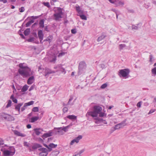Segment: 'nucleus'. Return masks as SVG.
Returning <instances> with one entry per match:
<instances>
[{
  "instance_id": "4be33fe9",
  "label": "nucleus",
  "mask_w": 156,
  "mask_h": 156,
  "mask_svg": "<svg viewBox=\"0 0 156 156\" xmlns=\"http://www.w3.org/2000/svg\"><path fill=\"white\" fill-rule=\"evenodd\" d=\"M56 60V57L55 55L53 56H52L49 59V62H52L54 63Z\"/></svg>"
},
{
  "instance_id": "c85d7f7f",
  "label": "nucleus",
  "mask_w": 156,
  "mask_h": 156,
  "mask_svg": "<svg viewBox=\"0 0 156 156\" xmlns=\"http://www.w3.org/2000/svg\"><path fill=\"white\" fill-rule=\"evenodd\" d=\"M69 126H67L66 127H59V134H60V130H63L65 132H66L67 131V129L68 128Z\"/></svg>"
},
{
  "instance_id": "052dcab7",
  "label": "nucleus",
  "mask_w": 156,
  "mask_h": 156,
  "mask_svg": "<svg viewBox=\"0 0 156 156\" xmlns=\"http://www.w3.org/2000/svg\"><path fill=\"white\" fill-rule=\"evenodd\" d=\"M24 145L27 147H29L28 144L27 142H24Z\"/></svg>"
},
{
  "instance_id": "a211bd4d",
  "label": "nucleus",
  "mask_w": 156,
  "mask_h": 156,
  "mask_svg": "<svg viewBox=\"0 0 156 156\" xmlns=\"http://www.w3.org/2000/svg\"><path fill=\"white\" fill-rule=\"evenodd\" d=\"M52 135V132L49 131V132L45 133L43 134L42 136V138H47V137L51 136Z\"/></svg>"
},
{
  "instance_id": "473e14b6",
  "label": "nucleus",
  "mask_w": 156,
  "mask_h": 156,
  "mask_svg": "<svg viewBox=\"0 0 156 156\" xmlns=\"http://www.w3.org/2000/svg\"><path fill=\"white\" fill-rule=\"evenodd\" d=\"M30 32V29L27 28L24 31V34L25 36H27L29 34Z\"/></svg>"
},
{
  "instance_id": "338daca9",
  "label": "nucleus",
  "mask_w": 156,
  "mask_h": 156,
  "mask_svg": "<svg viewBox=\"0 0 156 156\" xmlns=\"http://www.w3.org/2000/svg\"><path fill=\"white\" fill-rule=\"evenodd\" d=\"M30 74V76L31 75H32L34 73V72L33 71H31L30 70V71L29 72Z\"/></svg>"
},
{
  "instance_id": "e433bc0d",
  "label": "nucleus",
  "mask_w": 156,
  "mask_h": 156,
  "mask_svg": "<svg viewBox=\"0 0 156 156\" xmlns=\"http://www.w3.org/2000/svg\"><path fill=\"white\" fill-rule=\"evenodd\" d=\"M126 47V45L125 44H120L119 45V49L120 50L122 49L123 48Z\"/></svg>"
},
{
  "instance_id": "c9c22d12",
  "label": "nucleus",
  "mask_w": 156,
  "mask_h": 156,
  "mask_svg": "<svg viewBox=\"0 0 156 156\" xmlns=\"http://www.w3.org/2000/svg\"><path fill=\"white\" fill-rule=\"evenodd\" d=\"M57 146V144H55L53 143H51L49 145V147L51 148V149L52 148H54L56 147Z\"/></svg>"
},
{
  "instance_id": "37998d69",
  "label": "nucleus",
  "mask_w": 156,
  "mask_h": 156,
  "mask_svg": "<svg viewBox=\"0 0 156 156\" xmlns=\"http://www.w3.org/2000/svg\"><path fill=\"white\" fill-rule=\"evenodd\" d=\"M151 72L153 74L156 75V67L152 69L151 70Z\"/></svg>"
},
{
  "instance_id": "774afa93",
  "label": "nucleus",
  "mask_w": 156,
  "mask_h": 156,
  "mask_svg": "<svg viewBox=\"0 0 156 156\" xmlns=\"http://www.w3.org/2000/svg\"><path fill=\"white\" fill-rule=\"evenodd\" d=\"M36 146L37 147H41V145L39 144H36Z\"/></svg>"
},
{
  "instance_id": "20e7f679",
  "label": "nucleus",
  "mask_w": 156,
  "mask_h": 156,
  "mask_svg": "<svg viewBox=\"0 0 156 156\" xmlns=\"http://www.w3.org/2000/svg\"><path fill=\"white\" fill-rule=\"evenodd\" d=\"M15 153V149L14 147H11L8 150H5L3 151L4 156H12Z\"/></svg>"
},
{
  "instance_id": "ea45409f",
  "label": "nucleus",
  "mask_w": 156,
  "mask_h": 156,
  "mask_svg": "<svg viewBox=\"0 0 156 156\" xmlns=\"http://www.w3.org/2000/svg\"><path fill=\"white\" fill-rule=\"evenodd\" d=\"M35 38L34 37H31L29 39L27 40V41L29 42H33L34 41Z\"/></svg>"
},
{
  "instance_id": "4d7b16f0",
  "label": "nucleus",
  "mask_w": 156,
  "mask_h": 156,
  "mask_svg": "<svg viewBox=\"0 0 156 156\" xmlns=\"http://www.w3.org/2000/svg\"><path fill=\"white\" fill-rule=\"evenodd\" d=\"M38 17V16H31L30 18L33 20H35L37 19Z\"/></svg>"
},
{
  "instance_id": "bf43d9fd",
  "label": "nucleus",
  "mask_w": 156,
  "mask_h": 156,
  "mask_svg": "<svg viewBox=\"0 0 156 156\" xmlns=\"http://www.w3.org/2000/svg\"><path fill=\"white\" fill-rule=\"evenodd\" d=\"M4 144L3 142L0 140V147H2Z\"/></svg>"
},
{
  "instance_id": "0e129e2a",
  "label": "nucleus",
  "mask_w": 156,
  "mask_h": 156,
  "mask_svg": "<svg viewBox=\"0 0 156 156\" xmlns=\"http://www.w3.org/2000/svg\"><path fill=\"white\" fill-rule=\"evenodd\" d=\"M34 88V87L33 86H32L29 89V91H30L32 90H33Z\"/></svg>"
},
{
  "instance_id": "5701e85b",
  "label": "nucleus",
  "mask_w": 156,
  "mask_h": 156,
  "mask_svg": "<svg viewBox=\"0 0 156 156\" xmlns=\"http://www.w3.org/2000/svg\"><path fill=\"white\" fill-rule=\"evenodd\" d=\"M34 131L36 135H39L41 133L42 129L41 128L35 129H34Z\"/></svg>"
},
{
  "instance_id": "c03bdc74",
  "label": "nucleus",
  "mask_w": 156,
  "mask_h": 156,
  "mask_svg": "<svg viewBox=\"0 0 156 156\" xmlns=\"http://www.w3.org/2000/svg\"><path fill=\"white\" fill-rule=\"evenodd\" d=\"M32 111L34 112H37L38 111L39 108L37 107H34L32 109Z\"/></svg>"
},
{
  "instance_id": "bb28decb",
  "label": "nucleus",
  "mask_w": 156,
  "mask_h": 156,
  "mask_svg": "<svg viewBox=\"0 0 156 156\" xmlns=\"http://www.w3.org/2000/svg\"><path fill=\"white\" fill-rule=\"evenodd\" d=\"M67 118L72 120H75L76 119V116L74 115H69L67 116Z\"/></svg>"
},
{
  "instance_id": "dca6fc26",
  "label": "nucleus",
  "mask_w": 156,
  "mask_h": 156,
  "mask_svg": "<svg viewBox=\"0 0 156 156\" xmlns=\"http://www.w3.org/2000/svg\"><path fill=\"white\" fill-rule=\"evenodd\" d=\"M34 77L33 76H31L28 78L27 81V83L28 84H31L34 82Z\"/></svg>"
},
{
  "instance_id": "6e6d98bb",
  "label": "nucleus",
  "mask_w": 156,
  "mask_h": 156,
  "mask_svg": "<svg viewBox=\"0 0 156 156\" xmlns=\"http://www.w3.org/2000/svg\"><path fill=\"white\" fill-rule=\"evenodd\" d=\"M71 33L73 34H75L76 32V30L75 29H72L71 30Z\"/></svg>"
},
{
  "instance_id": "a18cd8bd",
  "label": "nucleus",
  "mask_w": 156,
  "mask_h": 156,
  "mask_svg": "<svg viewBox=\"0 0 156 156\" xmlns=\"http://www.w3.org/2000/svg\"><path fill=\"white\" fill-rule=\"evenodd\" d=\"M66 53V52L63 51H62L61 52H59V57L62 56Z\"/></svg>"
},
{
  "instance_id": "423d86ee",
  "label": "nucleus",
  "mask_w": 156,
  "mask_h": 156,
  "mask_svg": "<svg viewBox=\"0 0 156 156\" xmlns=\"http://www.w3.org/2000/svg\"><path fill=\"white\" fill-rule=\"evenodd\" d=\"M130 71L129 69H126L119 70V75L123 77H126L129 74Z\"/></svg>"
},
{
  "instance_id": "ddd939ff",
  "label": "nucleus",
  "mask_w": 156,
  "mask_h": 156,
  "mask_svg": "<svg viewBox=\"0 0 156 156\" xmlns=\"http://www.w3.org/2000/svg\"><path fill=\"white\" fill-rule=\"evenodd\" d=\"M14 134L18 136H21L22 137H25L26 136V134L24 133H22L16 130H14L13 131Z\"/></svg>"
},
{
  "instance_id": "f03ea898",
  "label": "nucleus",
  "mask_w": 156,
  "mask_h": 156,
  "mask_svg": "<svg viewBox=\"0 0 156 156\" xmlns=\"http://www.w3.org/2000/svg\"><path fill=\"white\" fill-rule=\"evenodd\" d=\"M102 110V108L99 106H95L94 107L92 111L87 112L86 115L90 116L93 117H97Z\"/></svg>"
},
{
  "instance_id": "7c9ffc66",
  "label": "nucleus",
  "mask_w": 156,
  "mask_h": 156,
  "mask_svg": "<svg viewBox=\"0 0 156 156\" xmlns=\"http://www.w3.org/2000/svg\"><path fill=\"white\" fill-rule=\"evenodd\" d=\"M63 105L64 106H65L63 109V112L64 113L66 112H67L68 110V108L69 107L68 106H66V105H65V104H63Z\"/></svg>"
},
{
  "instance_id": "2eb2a0df",
  "label": "nucleus",
  "mask_w": 156,
  "mask_h": 156,
  "mask_svg": "<svg viewBox=\"0 0 156 156\" xmlns=\"http://www.w3.org/2000/svg\"><path fill=\"white\" fill-rule=\"evenodd\" d=\"M45 74L44 76L45 77H47L48 76V75L52 73H54V72L53 71H51L50 69L48 68H46L45 71Z\"/></svg>"
},
{
  "instance_id": "6e6552de",
  "label": "nucleus",
  "mask_w": 156,
  "mask_h": 156,
  "mask_svg": "<svg viewBox=\"0 0 156 156\" xmlns=\"http://www.w3.org/2000/svg\"><path fill=\"white\" fill-rule=\"evenodd\" d=\"M111 3L114 4L116 6H123L124 3L120 0H108Z\"/></svg>"
},
{
  "instance_id": "aec40b11",
  "label": "nucleus",
  "mask_w": 156,
  "mask_h": 156,
  "mask_svg": "<svg viewBox=\"0 0 156 156\" xmlns=\"http://www.w3.org/2000/svg\"><path fill=\"white\" fill-rule=\"evenodd\" d=\"M95 118L94 119L96 120L94 122L96 124H99L101 122L103 121V119L102 118H100L99 117H95Z\"/></svg>"
},
{
  "instance_id": "5fc2aeb1",
  "label": "nucleus",
  "mask_w": 156,
  "mask_h": 156,
  "mask_svg": "<svg viewBox=\"0 0 156 156\" xmlns=\"http://www.w3.org/2000/svg\"><path fill=\"white\" fill-rule=\"evenodd\" d=\"M100 66L101 68L102 69H104L105 68V65L103 64H101L100 65Z\"/></svg>"
},
{
  "instance_id": "4c0bfd02",
  "label": "nucleus",
  "mask_w": 156,
  "mask_h": 156,
  "mask_svg": "<svg viewBox=\"0 0 156 156\" xmlns=\"http://www.w3.org/2000/svg\"><path fill=\"white\" fill-rule=\"evenodd\" d=\"M40 150L42 151V152H44L45 153H48V150L45 148H41L40 149Z\"/></svg>"
},
{
  "instance_id": "f3484780",
  "label": "nucleus",
  "mask_w": 156,
  "mask_h": 156,
  "mask_svg": "<svg viewBox=\"0 0 156 156\" xmlns=\"http://www.w3.org/2000/svg\"><path fill=\"white\" fill-rule=\"evenodd\" d=\"M64 12V10L59 7V18L63 17Z\"/></svg>"
},
{
  "instance_id": "3c124183",
  "label": "nucleus",
  "mask_w": 156,
  "mask_h": 156,
  "mask_svg": "<svg viewBox=\"0 0 156 156\" xmlns=\"http://www.w3.org/2000/svg\"><path fill=\"white\" fill-rule=\"evenodd\" d=\"M44 145L45 147L48 148L49 151H51L52 150V149L51 148L49 147V146L45 144H44Z\"/></svg>"
},
{
  "instance_id": "f704fd0d",
  "label": "nucleus",
  "mask_w": 156,
  "mask_h": 156,
  "mask_svg": "<svg viewBox=\"0 0 156 156\" xmlns=\"http://www.w3.org/2000/svg\"><path fill=\"white\" fill-rule=\"evenodd\" d=\"M34 22V21L33 20H29L28 22L26 24V27H27L29 26L30 24Z\"/></svg>"
},
{
  "instance_id": "a19ab883",
  "label": "nucleus",
  "mask_w": 156,
  "mask_h": 156,
  "mask_svg": "<svg viewBox=\"0 0 156 156\" xmlns=\"http://www.w3.org/2000/svg\"><path fill=\"white\" fill-rule=\"evenodd\" d=\"M48 153H45L44 152H41L39 154L40 156H47Z\"/></svg>"
},
{
  "instance_id": "49530a36",
  "label": "nucleus",
  "mask_w": 156,
  "mask_h": 156,
  "mask_svg": "<svg viewBox=\"0 0 156 156\" xmlns=\"http://www.w3.org/2000/svg\"><path fill=\"white\" fill-rule=\"evenodd\" d=\"M107 85L106 83L103 84L101 86V89H104L107 87Z\"/></svg>"
},
{
  "instance_id": "f8f14e48",
  "label": "nucleus",
  "mask_w": 156,
  "mask_h": 156,
  "mask_svg": "<svg viewBox=\"0 0 156 156\" xmlns=\"http://www.w3.org/2000/svg\"><path fill=\"white\" fill-rule=\"evenodd\" d=\"M37 34L41 43H42L43 42H42V41L43 40L44 37V34L42 31V30H39Z\"/></svg>"
},
{
  "instance_id": "9b49d317",
  "label": "nucleus",
  "mask_w": 156,
  "mask_h": 156,
  "mask_svg": "<svg viewBox=\"0 0 156 156\" xmlns=\"http://www.w3.org/2000/svg\"><path fill=\"white\" fill-rule=\"evenodd\" d=\"M54 10L55 12L54 15V19L56 20H58V8H55Z\"/></svg>"
},
{
  "instance_id": "9d476101",
  "label": "nucleus",
  "mask_w": 156,
  "mask_h": 156,
  "mask_svg": "<svg viewBox=\"0 0 156 156\" xmlns=\"http://www.w3.org/2000/svg\"><path fill=\"white\" fill-rule=\"evenodd\" d=\"M82 138V136L81 135H79L78 137L75 138L74 139L72 140L70 142L71 145H73V144L76 142L78 143L79 140L81 139Z\"/></svg>"
},
{
  "instance_id": "39448f33",
  "label": "nucleus",
  "mask_w": 156,
  "mask_h": 156,
  "mask_svg": "<svg viewBox=\"0 0 156 156\" xmlns=\"http://www.w3.org/2000/svg\"><path fill=\"white\" fill-rule=\"evenodd\" d=\"M0 116L8 121H12L14 120L15 119L12 116L5 113H1Z\"/></svg>"
},
{
  "instance_id": "c756f323",
  "label": "nucleus",
  "mask_w": 156,
  "mask_h": 156,
  "mask_svg": "<svg viewBox=\"0 0 156 156\" xmlns=\"http://www.w3.org/2000/svg\"><path fill=\"white\" fill-rule=\"evenodd\" d=\"M28 88V86L27 85H25L21 89V91L23 92H25L27 90Z\"/></svg>"
},
{
  "instance_id": "de8ad7c7",
  "label": "nucleus",
  "mask_w": 156,
  "mask_h": 156,
  "mask_svg": "<svg viewBox=\"0 0 156 156\" xmlns=\"http://www.w3.org/2000/svg\"><path fill=\"white\" fill-rule=\"evenodd\" d=\"M142 103V102L141 101L139 102L136 105V106L139 108L141 107V104Z\"/></svg>"
},
{
  "instance_id": "680f3d73",
  "label": "nucleus",
  "mask_w": 156,
  "mask_h": 156,
  "mask_svg": "<svg viewBox=\"0 0 156 156\" xmlns=\"http://www.w3.org/2000/svg\"><path fill=\"white\" fill-rule=\"evenodd\" d=\"M84 151V149H82L80 151L79 153H77V154H79L80 155V154L83 153Z\"/></svg>"
},
{
  "instance_id": "1a4fd4ad",
  "label": "nucleus",
  "mask_w": 156,
  "mask_h": 156,
  "mask_svg": "<svg viewBox=\"0 0 156 156\" xmlns=\"http://www.w3.org/2000/svg\"><path fill=\"white\" fill-rule=\"evenodd\" d=\"M75 9L77 12V16H79V15L84 14L83 10H82V9L78 5H76Z\"/></svg>"
},
{
  "instance_id": "6ab92c4d",
  "label": "nucleus",
  "mask_w": 156,
  "mask_h": 156,
  "mask_svg": "<svg viewBox=\"0 0 156 156\" xmlns=\"http://www.w3.org/2000/svg\"><path fill=\"white\" fill-rule=\"evenodd\" d=\"M39 119L38 116L32 117L30 119L29 121L30 122L33 123L37 120Z\"/></svg>"
},
{
  "instance_id": "603ef678",
  "label": "nucleus",
  "mask_w": 156,
  "mask_h": 156,
  "mask_svg": "<svg viewBox=\"0 0 156 156\" xmlns=\"http://www.w3.org/2000/svg\"><path fill=\"white\" fill-rule=\"evenodd\" d=\"M155 111V109H151L149 111V112L148 114L149 115L151 113H152L153 112H154Z\"/></svg>"
},
{
  "instance_id": "4468645a",
  "label": "nucleus",
  "mask_w": 156,
  "mask_h": 156,
  "mask_svg": "<svg viewBox=\"0 0 156 156\" xmlns=\"http://www.w3.org/2000/svg\"><path fill=\"white\" fill-rule=\"evenodd\" d=\"M106 36V34L104 32H103L101 35L100 36L98 37V38L97 39V41L98 42H99L101 40L104 39Z\"/></svg>"
},
{
  "instance_id": "0eeeda50",
  "label": "nucleus",
  "mask_w": 156,
  "mask_h": 156,
  "mask_svg": "<svg viewBox=\"0 0 156 156\" xmlns=\"http://www.w3.org/2000/svg\"><path fill=\"white\" fill-rule=\"evenodd\" d=\"M127 120L125 119L121 122L115 125L114 127L115 130L118 129L120 128H122L126 125V123Z\"/></svg>"
},
{
  "instance_id": "7ed1b4c3",
  "label": "nucleus",
  "mask_w": 156,
  "mask_h": 156,
  "mask_svg": "<svg viewBox=\"0 0 156 156\" xmlns=\"http://www.w3.org/2000/svg\"><path fill=\"white\" fill-rule=\"evenodd\" d=\"M86 68V65L84 62H80L78 67V74L80 75L85 72Z\"/></svg>"
},
{
  "instance_id": "72a5a7b5",
  "label": "nucleus",
  "mask_w": 156,
  "mask_h": 156,
  "mask_svg": "<svg viewBox=\"0 0 156 156\" xmlns=\"http://www.w3.org/2000/svg\"><path fill=\"white\" fill-rule=\"evenodd\" d=\"M79 16L81 19L83 20H87V17L86 16L84 15L83 14H81L80 15H79Z\"/></svg>"
},
{
  "instance_id": "864d4df0",
  "label": "nucleus",
  "mask_w": 156,
  "mask_h": 156,
  "mask_svg": "<svg viewBox=\"0 0 156 156\" xmlns=\"http://www.w3.org/2000/svg\"><path fill=\"white\" fill-rule=\"evenodd\" d=\"M24 8L23 7H22L20 9V12H23L24 11Z\"/></svg>"
},
{
  "instance_id": "393cba45",
  "label": "nucleus",
  "mask_w": 156,
  "mask_h": 156,
  "mask_svg": "<svg viewBox=\"0 0 156 156\" xmlns=\"http://www.w3.org/2000/svg\"><path fill=\"white\" fill-rule=\"evenodd\" d=\"M59 71H61V72L62 73H63L64 74H65L66 73V72L64 68L63 67H62V66L61 67L59 65Z\"/></svg>"
},
{
  "instance_id": "13d9d810",
  "label": "nucleus",
  "mask_w": 156,
  "mask_h": 156,
  "mask_svg": "<svg viewBox=\"0 0 156 156\" xmlns=\"http://www.w3.org/2000/svg\"><path fill=\"white\" fill-rule=\"evenodd\" d=\"M153 58V57L152 55H150V61L151 62H152V59Z\"/></svg>"
},
{
  "instance_id": "412c9836",
  "label": "nucleus",
  "mask_w": 156,
  "mask_h": 156,
  "mask_svg": "<svg viewBox=\"0 0 156 156\" xmlns=\"http://www.w3.org/2000/svg\"><path fill=\"white\" fill-rule=\"evenodd\" d=\"M23 103H20L18 104L15 106V109L16 110L18 111L19 113H20V107L23 105Z\"/></svg>"
},
{
  "instance_id": "b1692460",
  "label": "nucleus",
  "mask_w": 156,
  "mask_h": 156,
  "mask_svg": "<svg viewBox=\"0 0 156 156\" xmlns=\"http://www.w3.org/2000/svg\"><path fill=\"white\" fill-rule=\"evenodd\" d=\"M73 98L72 97H70V98L69 99V101L67 104L66 105V106H68L70 105L72 106L74 104V102H71V101L73 100Z\"/></svg>"
},
{
  "instance_id": "e2e57ef3",
  "label": "nucleus",
  "mask_w": 156,
  "mask_h": 156,
  "mask_svg": "<svg viewBox=\"0 0 156 156\" xmlns=\"http://www.w3.org/2000/svg\"><path fill=\"white\" fill-rule=\"evenodd\" d=\"M49 41V42H50L51 41V39L50 38H47V39H44V41Z\"/></svg>"
},
{
  "instance_id": "a878e982",
  "label": "nucleus",
  "mask_w": 156,
  "mask_h": 156,
  "mask_svg": "<svg viewBox=\"0 0 156 156\" xmlns=\"http://www.w3.org/2000/svg\"><path fill=\"white\" fill-rule=\"evenodd\" d=\"M34 102L33 101H30L28 103H25L24 104L23 107H25V108H26L27 106L32 105L34 103Z\"/></svg>"
},
{
  "instance_id": "58836bf2",
  "label": "nucleus",
  "mask_w": 156,
  "mask_h": 156,
  "mask_svg": "<svg viewBox=\"0 0 156 156\" xmlns=\"http://www.w3.org/2000/svg\"><path fill=\"white\" fill-rule=\"evenodd\" d=\"M12 104V101L10 100H9L8 104L6 106V108H8L11 106Z\"/></svg>"
},
{
  "instance_id": "09e8293b",
  "label": "nucleus",
  "mask_w": 156,
  "mask_h": 156,
  "mask_svg": "<svg viewBox=\"0 0 156 156\" xmlns=\"http://www.w3.org/2000/svg\"><path fill=\"white\" fill-rule=\"evenodd\" d=\"M43 4L45 6H46L48 7H50L49 3L48 2H44Z\"/></svg>"
},
{
  "instance_id": "cd10ccee",
  "label": "nucleus",
  "mask_w": 156,
  "mask_h": 156,
  "mask_svg": "<svg viewBox=\"0 0 156 156\" xmlns=\"http://www.w3.org/2000/svg\"><path fill=\"white\" fill-rule=\"evenodd\" d=\"M44 20H41L39 23L40 27L42 28H43L44 27Z\"/></svg>"
},
{
  "instance_id": "79ce46f5",
  "label": "nucleus",
  "mask_w": 156,
  "mask_h": 156,
  "mask_svg": "<svg viewBox=\"0 0 156 156\" xmlns=\"http://www.w3.org/2000/svg\"><path fill=\"white\" fill-rule=\"evenodd\" d=\"M99 114V116L100 117H103L104 116H106V114L103 112H100Z\"/></svg>"
},
{
  "instance_id": "2f4dec72",
  "label": "nucleus",
  "mask_w": 156,
  "mask_h": 156,
  "mask_svg": "<svg viewBox=\"0 0 156 156\" xmlns=\"http://www.w3.org/2000/svg\"><path fill=\"white\" fill-rule=\"evenodd\" d=\"M10 98L12 99V101L15 103H17V100L16 98H14V95L13 94H12L10 97Z\"/></svg>"
},
{
  "instance_id": "f257e3e1",
  "label": "nucleus",
  "mask_w": 156,
  "mask_h": 156,
  "mask_svg": "<svg viewBox=\"0 0 156 156\" xmlns=\"http://www.w3.org/2000/svg\"><path fill=\"white\" fill-rule=\"evenodd\" d=\"M24 64L20 63L19 65V66L20 69L18 70V72L23 77H27L30 76L29 72L30 71V69L27 66H24Z\"/></svg>"
},
{
  "instance_id": "8fccbe9b",
  "label": "nucleus",
  "mask_w": 156,
  "mask_h": 156,
  "mask_svg": "<svg viewBox=\"0 0 156 156\" xmlns=\"http://www.w3.org/2000/svg\"><path fill=\"white\" fill-rule=\"evenodd\" d=\"M132 28L133 30H137L138 29V27L134 25H133L132 26Z\"/></svg>"
},
{
  "instance_id": "69168bd1",
  "label": "nucleus",
  "mask_w": 156,
  "mask_h": 156,
  "mask_svg": "<svg viewBox=\"0 0 156 156\" xmlns=\"http://www.w3.org/2000/svg\"><path fill=\"white\" fill-rule=\"evenodd\" d=\"M27 128L30 129L31 127V126L30 124H28L27 125Z\"/></svg>"
}]
</instances>
